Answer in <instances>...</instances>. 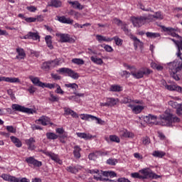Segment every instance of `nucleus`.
<instances>
[{
	"mask_svg": "<svg viewBox=\"0 0 182 182\" xmlns=\"http://www.w3.org/2000/svg\"><path fill=\"white\" fill-rule=\"evenodd\" d=\"M27 90H28V92H29V93L31 95H33V93H35V92H36V88L31 85L28 87V89Z\"/></svg>",
	"mask_w": 182,
	"mask_h": 182,
	"instance_id": "nucleus-60",
	"label": "nucleus"
},
{
	"mask_svg": "<svg viewBox=\"0 0 182 182\" xmlns=\"http://www.w3.org/2000/svg\"><path fill=\"white\" fill-rule=\"evenodd\" d=\"M101 48H104L106 52H113V48L109 45H101Z\"/></svg>",
	"mask_w": 182,
	"mask_h": 182,
	"instance_id": "nucleus-54",
	"label": "nucleus"
},
{
	"mask_svg": "<svg viewBox=\"0 0 182 182\" xmlns=\"http://www.w3.org/2000/svg\"><path fill=\"white\" fill-rule=\"evenodd\" d=\"M107 100L108 102V105L110 107H113V106H116L117 103L119 102V99L113 98V97H108L107 98Z\"/></svg>",
	"mask_w": 182,
	"mask_h": 182,
	"instance_id": "nucleus-30",
	"label": "nucleus"
},
{
	"mask_svg": "<svg viewBox=\"0 0 182 182\" xmlns=\"http://www.w3.org/2000/svg\"><path fill=\"white\" fill-rule=\"evenodd\" d=\"M80 119L82 120H96L97 124H105V121L102 120V119L97 118V117L93 116L92 114H82L80 115Z\"/></svg>",
	"mask_w": 182,
	"mask_h": 182,
	"instance_id": "nucleus-8",
	"label": "nucleus"
},
{
	"mask_svg": "<svg viewBox=\"0 0 182 182\" xmlns=\"http://www.w3.org/2000/svg\"><path fill=\"white\" fill-rule=\"evenodd\" d=\"M39 122L42 126H48V124H53V123H50V119L48 117L43 116L40 119L36 120V123L37 124H39Z\"/></svg>",
	"mask_w": 182,
	"mask_h": 182,
	"instance_id": "nucleus-16",
	"label": "nucleus"
},
{
	"mask_svg": "<svg viewBox=\"0 0 182 182\" xmlns=\"http://www.w3.org/2000/svg\"><path fill=\"white\" fill-rule=\"evenodd\" d=\"M122 31H124V33L127 35L128 36H130L132 38V31L127 28V25L124 24L123 27L122 28Z\"/></svg>",
	"mask_w": 182,
	"mask_h": 182,
	"instance_id": "nucleus-47",
	"label": "nucleus"
},
{
	"mask_svg": "<svg viewBox=\"0 0 182 182\" xmlns=\"http://www.w3.org/2000/svg\"><path fill=\"white\" fill-rule=\"evenodd\" d=\"M96 39L100 43H102V42H112V38H107L102 35H97Z\"/></svg>",
	"mask_w": 182,
	"mask_h": 182,
	"instance_id": "nucleus-27",
	"label": "nucleus"
},
{
	"mask_svg": "<svg viewBox=\"0 0 182 182\" xmlns=\"http://www.w3.org/2000/svg\"><path fill=\"white\" fill-rule=\"evenodd\" d=\"M90 60L95 63V65H103V60L102 58H99L97 56H92L90 58Z\"/></svg>",
	"mask_w": 182,
	"mask_h": 182,
	"instance_id": "nucleus-36",
	"label": "nucleus"
},
{
	"mask_svg": "<svg viewBox=\"0 0 182 182\" xmlns=\"http://www.w3.org/2000/svg\"><path fill=\"white\" fill-rule=\"evenodd\" d=\"M122 90H123L122 86L117 85H112L109 88V92H122Z\"/></svg>",
	"mask_w": 182,
	"mask_h": 182,
	"instance_id": "nucleus-35",
	"label": "nucleus"
},
{
	"mask_svg": "<svg viewBox=\"0 0 182 182\" xmlns=\"http://www.w3.org/2000/svg\"><path fill=\"white\" fill-rule=\"evenodd\" d=\"M55 66H59V60L58 59L43 63L41 68L43 70L48 72L50 70V69H53Z\"/></svg>",
	"mask_w": 182,
	"mask_h": 182,
	"instance_id": "nucleus-6",
	"label": "nucleus"
},
{
	"mask_svg": "<svg viewBox=\"0 0 182 182\" xmlns=\"http://www.w3.org/2000/svg\"><path fill=\"white\" fill-rule=\"evenodd\" d=\"M97 153L98 154V157H99V156H107V155H109V151H97Z\"/></svg>",
	"mask_w": 182,
	"mask_h": 182,
	"instance_id": "nucleus-58",
	"label": "nucleus"
},
{
	"mask_svg": "<svg viewBox=\"0 0 182 182\" xmlns=\"http://www.w3.org/2000/svg\"><path fill=\"white\" fill-rule=\"evenodd\" d=\"M111 39L112 41H114L115 45H117V46H122L123 45V40H122L118 36H114Z\"/></svg>",
	"mask_w": 182,
	"mask_h": 182,
	"instance_id": "nucleus-43",
	"label": "nucleus"
},
{
	"mask_svg": "<svg viewBox=\"0 0 182 182\" xmlns=\"http://www.w3.org/2000/svg\"><path fill=\"white\" fill-rule=\"evenodd\" d=\"M122 102L123 103H132L133 102V100L130 98V97H124L123 100H122Z\"/></svg>",
	"mask_w": 182,
	"mask_h": 182,
	"instance_id": "nucleus-62",
	"label": "nucleus"
},
{
	"mask_svg": "<svg viewBox=\"0 0 182 182\" xmlns=\"http://www.w3.org/2000/svg\"><path fill=\"white\" fill-rule=\"evenodd\" d=\"M163 29L165 32H170L171 36H173L175 38H178V34L176 33L175 31L176 29L171 27H163Z\"/></svg>",
	"mask_w": 182,
	"mask_h": 182,
	"instance_id": "nucleus-28",
	"label": "nucleus"
},
{
	"mask_svg": "<svg viewBox=\"0 0 182 182\" xmlns=\"http://www.w3.org/2000/svg\"><path fill=\"white\" fill-rule=\"evenodd\" d=\"M139 173L142 174V180H149V178L157 180V178H161L160 175H157L149 168L141 169L139 170Z\"/></svg>",
	"mask_w": 182,
	"mask_h": 182,
	"instance_id": "nucleus-3",
	"label": "nucleus"
},
{
	"mask_svg": "<svg viewBox=\"0 0 182 182\" xmlns=\"http://www.w3.org/2000/svg\"><path fill=\"white\" fill-rule=\"evenodd\" d=\"M71 62L75 65H85V60L81 58H73Z\"/></svg>",
	"mask_w": 182,
	"mask_h": 182,
	"instance_id": "nucleus-45",
	"label": "nucleus"
},
{
	"mask_svg": "<svg viewBox=\"0 0 182 182\" xmlns=\"http://www.w3.org/2000/svg\"><path fill=\"white\" fill-rule=\"evenodd\" d=\"M66 170L68 173H72V174H76L79 172V170L76 167L72 166H67Z\"/></svg>",
	"mask_w": 182,
	"mask_h": 182,
	"instance_id": "nucleus-42",
	"label": "nucleus"
},
{
	"mask_svg": "<svg viewBox=\"0 0 182 182\" xmlns=\"http://www.w3.org/2000/svg\"><path fill=\"white\" fill-rule=\"evenodd\" d=\"M76 135L80 139H84L85 140H90L92 138V135L90 134L82 133V132H77Z\"/></svg>",
	"mask_w": 182,
	"mask_h": 182,
	"instance_id": "nucleus-31",
	"label": "nucleus"
},
{
	"mask_svg": "<svg viewBox=\"0 0 182 182\" xmlns=\"http://www.w3.org/2000/svg\"><path fill=\"white\" fill-rule=\"evenodd\" d=\"M109 140L111 141H114L115 143H120V138L116 135H110Z\"/></svg>",
	"mask_w": 182,
	"mask_h": 182,
	"instance_id": "nucleus-49",
	"label": "nucleus"
},
{
	"mask_svg": "<svg viewBox=\"0 0 182 182\" xmlns=\"http://www.w3.org/2000/svg\"><path fill=\"white\" fill-rule=\"evenodd\" d=\"M4 82L8 83H20L21 80L18 77H4Z\"/></svg>",
	"mask_w": 182,
	"mask_h": 182,
	"instance_id": "nucleus-32",
	"label": "nucleus"
},
{
	"mask_svg": "<svg viewBox=\"0 0 182 182\" xmlns=\"http://www.w3.org/2000/svg\"><path fill=\"white\" fill-rule=\"evenodd\" d=\"M55 87H57L55 93H58V95H63L65 93V91L62 90L60 85L56 84Z\"/></svg>",
	"mask_w": 182,
	"mask_h": 182,
	"instance_id": "nucleus-55",
	"label": "nucleus"
},
{
	"mask_svg": "<svg viewBox=\"0 0 182 182\" xmlns=\"http://www.w3.org/2000/svg\"><path fill=\"white\" fill-rule=\"evenodd\" d=\"M180 104H178L177 102H174V101H169L168 102V105L171 106L172 107H173V109H178V106Z\"/></svg>",
	"mask_w": 182,
	"mask_h": 182,
	"instance_id": "nucleus-52",
	"label": "nucleus"
},
{
	"mask_svg": "<svg viewBox=\"0 0 182 182\" xmlns=\"http://www.w3.org/2000/svg\"><path fill=\"white\" fill-rule=\"evenodd\" d=\"M46 43L49 49H53V45H52V36H46L45 37Z\"/></svg>",
	"mask_w": 182,
	"mask_h": 182,
	"instance_id": "nucleus-34",
	"label": "nucleus"
},
{
	"mask_svg": "<svg viewBox=\"0 0 182 182\" xmlns=\"http://www.w3.org/2000/svg\"><path fill=\"white\" fill-rule=\"evenodd\" d=\"M131 39L134 41V46L135 50H137L138 48H140V49H143L144 43L143 42L140 41V40L137 38V37L134 36H131Z\"/></svg>",
	"mask_w": 182,
	"mask_h": 182,
	"instance_id": "nucleus-17",
	"label": "nucleus"
},
{
	"mask_svg": "<svg viewBox=\"0 0 182 182\" xmlns=\"http://www.w3.org/2000/svg\"><path fill=\"white\" fill-rule=\"evenodd\" d=\"M28 164H31L34 167H42V161H38L34 156H30L26 159Z\"/></svg>",
	"mask_w": 182,
	"mask_h": 182,
	"instance_id": "nucleus-10",
	"label": "nucleus"
},
{
	"mask_svg": "<svg viewBox=\"0 0 182 182\" xmlns=\"http://www.w3.org/2000/svg\"><path fill=\"white\" fill-rule=\"evenodd\" d=\"M149 19L146 16L133 17L132 18L134 26L140 27L146 23V20Z\"/></svg>",
	"mask_w": 182,
	"mask_h": 182,
	"instance_id": "nucleus-9",
	"label": "nucleus"
},
{
	"mask_svg": "<svg viewBox=\"0 0 182 182\" xmlns=\"http://www.w3.org/2000/svg\"><path fill=\"white\" fill-rule=\"evenodd\" d=\"M12 143H14V144L16 146V147H22V141H20L19 139H18L17 137L14 136H11L10 137Z\"/></svg>",
	"mask_w": 182,
	"mask_h": 182,
	"instance_id": "nucleus-29",
	"label": "nucleus"
},
{
	"mask_svg": "<svg viewBox=\"0 0 182 182\" xmlns=\"http://www.w3.org/2000/svg\"><path fill=\"white\" fill-rule=\"evenodd\" d=\"M118 161L116 159H109L107 160V164H109V166H116L117 164Z\"/></svg>",
	"mask_w": 182,
	"mask_h": 182,
	"instance_id": "nucleus-48",
	"label": "nucleus"
},
{
	"mask_svg": "<svg viewBox=\"0 0 182 182\" xmlns=\"http://www.w3.org/2000/svg\"><path fill=\"white\" fill-rule=\"evenodd\" d=\"M12 108V109H11ZM11 108H6V112L9 114H12L14 110L15 112H21L22 113H28V114H33V111L31 108H26L22 105H19L18 104H13L11 105Z\"/></svg>",
	"mask_w": 182,
	"mask_h": 182,
	"instance_id": "nucleus-2",
	"label": "nucleus"
},
{
	"mask_svg": "<svg viewBox=\"0 0 182 182\" xmlns=\"http://www.w3.org/2000/svg\"><path fill=\"white\" fill-rule=\"evenodd\" d=\"M146 36L147 38H159L160 33H151V32H146Z\"/></svg>",
	"mask_w": 182,
	"mask_h": 182,
	"instance_id": "nucleus-46",
	"label": "nucleus"
},
{
	"mask_svg": "<svg viewBox=\"0 0 182 182\" xmlns=\"http://www.w3.org/2000/svg\"><path fill=\"white\" fill-rule=\"evenodd\" d=\"M43 85L41 87L45 88L47 87V89H55L56 87V83H46V82H43Z\"/></svg>",
	"mask_w": 182,
	"mask_h": 182,
	"instance_id": "nucleus-44",
	"label": "nucleus"
},
{
	"mask_svg": "<svg viewBox=\"0 0 182 182\" xmlns=\"http://www.w3.org/2000/svg\"><path fill=\"white\" fill-rule=\"evenodd\" d=\"M93 178L94 180H96V181H105L102 171H99V173H97V175H94Z\"/></svg>",
	"mask_w": 182,
	"mask_h": 182,
	"instance_id": "nucleus-40",
	"label": "nucleus"
},
{
	"mask_svg": "<svg viewBox=\"0 0 182 182\" xmlns=\"http://www.w3.org/2000/svg\"><path fill=\"white\" fill-rule=\"evenodd\" d=\"M131 177H132V178H139V180H142L143 178L141 175L137 172L131 173Z\"/></svg>",
	"mask_w": 182,
	"mask_h": 182,
	"instance_id": "nucleus-53",
	"label": "nucleus"
},
{
	"mask_svg": "<svg viewBox=\"0 0 182 182\" xmlns=\"http://www.w3.org/2000/svg\"><path fill=\"white\" fill-rule=\"evenodd\" d=\"M65 87L72 89L74 92H76V90L79 89V85H77L76 83H68L65 84Z\"/></svg>",
	"mask_w": 182,
	"mask_h": 182,
	"instance_id": "nucleus-38",
	"label": "nucleus"
},
{
	"mask_svg": "<svg viewBox=\"0 0 182 182\" xmlns=\"http://www.w3.org/2000/svg\"><path fill=\"white\" fill-rule=\"evenodd\" d=\"M50 102H59V97L55 96L53 94L50 95V97L48 98Z\"/></svg>",
	"mask_w": 182,
	"mask_h": 182,
	"instance_id": "nucleus-51",
	"label": "nucleus"
},
{
	"mask_svg": "<svg viewBox=\"0 0 182 182\" xmlns=\"http://www.w3.org/2000/svg\"><path fill=\"white\" fill-rule=\"evenodd\" d=\"M180 118L173 114L170 109H166L164 114L160 117V122L162 126L171 127L173 123H180Z\"/></svg>",
	"mask_w": 182,
	"mask_h": 182,
	"instance_id": "nucleus-1",
	"label": "nucleus"
},
{
	"mask_svg": "<svg viewBox=\"0 0 182 182\" xmlns=\"http://www.w3.org/2000/svg\"><path fill=\"white\" fill-rule=\"evenodd\" d=\"M69 4L70 5H72L75 9H83V6H82L77 1H70Z\"/></svg>",
	"mask_w": 182,
	"mask_h": 182,
	"instance_id": "nucleus-37",
	"label": "nucleus"
},
{
	"mask_svg": "<svg viewBox=\"0 0 182 182\" xmlns=\"http://www.w3.org/2000/svg\"><path fill=\"white\" fill-rule=\"evenodd\" d=\"M173 42H174L175 45H176L178 48V52L176 53V55L181 60H182V38L179 41H176L172 39Z\"/></svg>",
	"mask_w": 182,
	"mask_h": 182,
	"instance_id": "nucleus-13",
	"label": "nucleus"
},
{
	"mask_svg": "<svg viewBox=\"0 0 182 182\" xmlns=\"http://www.w3.org/2000/svg\"><path fill=\"white\" fill-rule=\"evenodd\" d=\"M31 129H32V130H42L43 129V128L41 126L36 125V124L31 125Z\"/></svg>",
	"mask_w": 182,
	"mask_h": 182,
	"instance_id": "nucleus-61",
	"label": "nucleus"
},
{
	"mask_svg": "<svg viewBox=\"0 0 182 182\" xmlns=\"http://www.w3.org/2000/svg\"><path fill=\"white\" fill-rule=\"evenodd\" d=\"M58 73H61L62 75H68L72 79L77 80L79 79V73H75L73 70L68 68H61L57 70Z\"/></svg>",
	"mask_w": 182,
	"mask_h": 182,
	"instance_id": "nucleus-5",
	"label": "nucleus"
},
{
	"mask_svg": "<svg viewBox=\"0 0 182 182\" xmlns=\"http://www.w3.org/2000/svg\"><path fill=\"white\" fill-rule=\"evenodd\" d=\"M152 156H154V157H159V159H161L166 156V152L161 151H155L153 152Z\"/></svg>",
	"mask_w": 182,
	"mask_h": 182,
	"instance_id": "nucleus-39",
	"label": "nucleus"
},
{
	"mask_svg": "<svg viewBox=\"0 0 182 182\" xmlns=\"http://www.w3.org/2000/svg\"><path fill=\"white\" fill-rule=\"evenodd\" d=\"M46 136L48 140H56V139H59V135L53 132H47Z\"/></svg>",
	"mask_w": 182,
	"mask_h": 182,
	"instance_id": "nucleus-33",
	"label": "nucleus"
},
{
	"mask_svg": "<svg viewBox=\"0 0 182 182\" xmlns=\"http://www.w3.org/2000/svg\"><path fill=\"white\" fill-rule=\"evenodd\" d=\"M18 182H31L27 178H17Z\"/></svg>",
	"mask_w": 182,
	"mask_h": 182,
	"instance_id": "nucleus-63",
	"label": "nucleus"
},
{
	"mask_svg": "<svg viewBox=\"0 0 182 182\" xmlns=\"http://www.w3.org/2000/svg\"><path fill=\"white\" fill-rule=\"evenodd\" d=\"M55 36L60 38L61 43H73L75 42V40L68 33H57Z\"/></svg>",
	"mask_w": 182,
	"mask_h": 182,
	"instance_id": "nucleus-7",
	"label": "nucleus"
},
{
	"mask_svg": "<svg viewBox=\"0 0 182 182\" xmlns=\"http://www.w3.org/2000/svg\"><path fill=\"white\" fill-rule=\"evenodd\" d=\"M120 134L121 136H122V137H126L129 139H133L134 137V134H133V132L127 131V129H123L120 131Z\"/></svg>",
	"mask_w": 182,
	"mask_h": 182,
	"instance_id": "nucleus-25",
	"label": "nucleus"
},
{
	"mask_svg": "<svg viewBox=\"0 0 182 182\" xmlns=\"http://www.w3.org/2000/svg\"><path fill=\"white\" fill-rule=\"evenodd\" d=\"M23 39H33V41H38V39H41V36H39L38 32H28L26 35L23 36Z\"/></svg>",
	"mask_w": 182,
	"mask_h": 182,
	"instance_id": "nucleus-15",
	"label": "nucleus"
},
{
	"mask_svg": "<svg viewBox=\"0 0 182 182\" xmlns=\"http://www.w3.org/2000/svg\"><path fill=\"white\" fill-rule=\"evenodd\" d=\"M55 133L59 134V139H66L68 137V132H66L63 128H57L55 129Z\"/></svg>",
	"mask_w": 182,
	"mask_h": 182,
	"instance_id": "nucleus-24",
	"label": "nucleus"
},
{
	"mask_svg": "<svg viewBox=\"0 0 182 182\" xmlns=\"http://www.w3.org/2000/svg\"><path fill=\"white\" fill-rule=\"evenodd\" d=\"M24 20L26 21V22H28L29 23H31V22H36V18L35 17L25 18Z\"/></svg>",
	"mask_w": 182,
	"mask_h": 182,
	"instance_id": "nucleus-57",
	"label": "nucleus"
},
{
	"mask_svg": "<svg viewBox=\"0 0 182 182\" xmlns=\"http://www.w3.org/2000/svg\"><path fill=\"white\" fill-rule=\"evenodd\" d=\"M6 130L9 131V133H16V129H15L12 126H7Z\"/></svg>",
	"mask_w": 182,
	"mask_h": 182,
	"instance_id": "nucleus-59",
	"label": "nucleus"
},
{
	"mask_svg": "<svg viewBox=\"0 0 182 182\" xmlns=\"http://www.w3.org/2000/svg\"><path fill=\"white\" fill-rule=\"evenodd\" d=\"M165 89L170 90V92H178V93H182V87L177 85H165Z\"/></svg>",
	"mask_w": 182,
	"mask_h": 182,
	"instance_id": "nucleus-14",
	"label": "nucleus"
},
{
	"mask_svg": "<svg viewBox=\"0 0 182 182\" xmlns=\"http://www.w3.org/2000/svg\"><path fill=\"white\" fill-rule=\"evenodd\" d=\"M46 155H47L48 157H50V159H51V160H53V161H55V163H58V164L62 165L63 163L62 161V160H60V159L59 158V155L55 154V153H52L50 151H47V152H46Z\"/></svg>",
	"mask_w": 182,
	"mask_h": 182,
	"instance_id": "nucleus-12",
	"label": "nucleus"
},
{
	"mask_svg": "<svg viewBox=\"0 0 182 182\" xmlns=\"http://www.w3.org/2000/svg\"><path fill=\"white\" fill-rule=\"evenodd\" d=\"M16 52L17 53L16 59H18V60H22L23 59H25V58H26V53H25V50H23V48H18L16 49Z\"/></svg>",
	"mask_w": 182,
	"mask_h": 182,
	"instance_id": "nucleus-18",
	"label": "nucleus"
},
{
	"mask_svg": "<svg viewBox=\"0 0 182 182\" xmlns=\"http://www.w3.org/2000/svg\"><path fill=\"white\" fill-rule=\"evenodd\" d=\"M25 143L28 147V150H31L32 151L36 149V146L35 145L36 140H35V138L30 137L28 139L25 140Z\"/></svg>",
	"mask_w": 182,
	"mask_h": 182,
	"instance_id": "nucleus-11",
	"label": "nucleus"
},
{
	"mask_svg": "<svg viewBox=\"0 0 182 182\" xmlns=\"http://www.w3.org/2000/svg\"><path fill=\"white\" fill-rule=\"evenodd\" d=\"M82 151V148L79 145H76L73 147V154L75 159H79L82 157L80 152Z\"/></svg>",
	"mask_w": 182,
	"mask_h": 182,
	"instance_id": "nucleus-22",
	"label": "nucleus"
},
{
	"mask_svg": "<svg viewBox=\"0 0 182 182\" xmlns=\"http://www.w3.org/2000/svg\"><path fill=\"white\" fill-rule=\"evenodd\" d=\"M128 107H130L133 113H135V114H139V113H141V111L143 110V109H144V107H143V106L141 105L134 106L132 104H129Z\"/></svg>",
	"mask_w": 182,
	"mask_h": 182,
	"instance_id": "nucleus-21",
	"label": "nucleus"
},
{
	"mask_svg": "<svg viewBox=\"0 0 182 182\" xmlns=\"http://www.w3.org/2000/svg\"><path fill=\"white\" fill-rule=\"evenodd\" d=\"M57 19L61 23H67V25H73V20L70 19V18H66L65 16H57Z\"/></svg>",
	"mask_w": 182,
	"mask_h": 182,
	"instance_id": "nucleus-23",
	"label": "nucleus"
},
{
	"mask_svg": "<svg viewBox=\"0 0 182 182\" xmlns=\"http://www.w3.org/2000/svg\"><path fill=\"white\" fill-rule=\"evenodd\" d=\"M153 18H155V19H163V15L161 14V12L158 11L155 14L152 16Z\"/></svg>",
	"mask_w": 182,
	"mask_h": 182,
	"instance_id": "nucleus-56",
	"label": "nucleus"
},
{
	"mask_svg": "<svg viewBox=\"0 0 182 182\" xmlns=\"http://www.w3.org/2000/svg\"><path fill=\"white\" fill-rule=\"evenodd\" d=\"M28 79H30V80L32 82V83L35 85V86H38L39 87H42L43 82H42L41 81V80H39V77H35L33 75H30L28 77Z\"/></svg>",
	"mask_w": 182,
	"mask_h": 182,
	"instance_id": "nucleus-19",
	"label": "nucleus"
},
{
	"mask_svg": "<svg viewBox=\"0 0 182 182\" xmlns=\"http://www.w3.org/2000/svg\"><path fill=\"white\" fill-rule=\"evenodd\" d=\"M156 120H157V117L150 114L144 118V121L149 124L156 123Z\"/></svg>",
	"mask_w": 182,
	"mask_h": 182,
	"instance_id": "nucleus-26",
	"label": "nucleus"
},
{
	"mask_svg": "<svg viewBox=\"0 0 182 182\" xmlns=\"http://www.w3.org/2000/svg\"><path fill=\"white\" fill-rule=\"evenodd\" d=\"M117 182H132V181H130V180H129L128 178L123 177V178H119L117 179Z\"/></svg>",
	"mask_w": 182,
	"mask_h": 182,
	"instance_id": "nucleus-64",
	"label": "nucleus"
},
{
	"mask_svg": "<svg viewBox=\"0 0 182 182\" xmlns=\"http://www.w3.org/2000/svg\"><path fill=\"white\" fill-rule=\"evenodd\" d=\"M151 73H153V70L147 68H142L137 72H131V75L135 77V79H141L144 76H149Z\"/></svg>",
	"mask_w": 182,
	"mask_h": 182,
	"instance_id": "nucleus-4",
	"label": "nucleus"
},
{
	"mask_svg": "<svg viewBox=\"0 0 182 182\" xmlns=\"http://www.w3.org/2000/svg\"><path fill=\"white\" fill-rule=\"evenodd\" d=\"M1 177L4 181L18 182V178L6 173H2Z\"/></svg>",
	"mask_w": 182,
	"mask_h": 182,
	"instance_id": "nucleus-20",
	"label": "nucleus"
},
{
	"mask_svg": "<svg viewBox=\"0 0 182 182\" xmlns=\"http://www.w3.org/2000/svg\"><path fill=\"white\" fill-rule=\"evenodd\" d=\"M49 6H54L55 8H60L62 6V1L59 0L51 1Z\"/></svg>",
	"mask_w": 182,
	"mask_h": 182,
	"instance_id": "nucleus-41",
	"label": "nucleus"
},
{
	"mask_svg": "<svg viewBox=\"0 0 182 182\" xmlns=\"http://www.w3.org/2000/svg\"><path fill=\"white\" fill-rule=\"evenodd\" d=\"M97 157H99L98 156V154H97V151H95V152H93V153H91L88 155V159L90 160H96V158Z\"/></svg>",
	"mask_w": 182,
	"mask_h": 182,
	"instance_id": "nucleus-50",
	"label": "nucleus"
}]
</instances>
